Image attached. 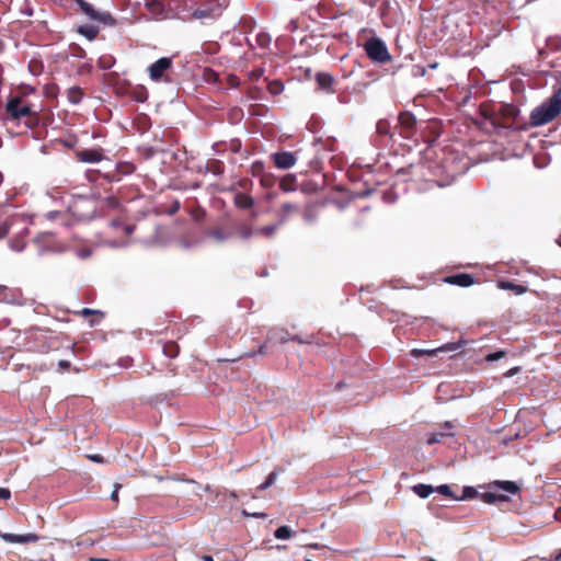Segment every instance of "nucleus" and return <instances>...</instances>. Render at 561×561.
Returning <instances> with one entry per match:
<instances>
[{"label":"nucleus","instance_id":"obj_63","mask_svg":"<svg viewBox=\"0 0 561 561\" xmlns=\"http://www.w3.org/2000/svg\"><path fill=\"white\" fill-rule=\"evenodd\" d=\"M111 66H112V62H110V61H104V60H102V59L100 60V67H101L102 69H108V68H111Z\"/></svg>","mask_w":561,"mask_h":561},{"label":"nucleus","instance_id":"obj_25","mask_svg":"<svg viewBox=\"0 0 561 561\" xmlns=\"http://www.w3.org/2000/svg\"><path fill=\"white\" fill-rule=\"evenodd\" d=\"M490 123L494 127L513 128L514 122L504 118L501 114H493L490 116Z\"/></svg>","mask_w":561,"mask_h":561},{"label":"nucleus","instance_id":"obj_38","mask_svg":"<svg viewBox=\"0 0 561 561\" xmlns=\"http://www.w3.org/2000/svg\"><path fill=\"white\" fill-rule=\"evenodd\" d=\"M112 227L114 229L121 228L123 230L125 237H129L133 233L134 229H135L134 226H131V225H122L117 220L112 221Z\"/></svg>","mask_w":561,"mask_h":561},{"label":"nucleus","instance_id":"obj_56","mask_svg":"<svg viewBox=\"0 0 561 561\" xmlns=\"http://www.w3.org/2000/svg\"><path fill=\"white\" fill-rule=\"evenodd\" d=\"M262 75H263V70L262 69H256V70H253V71L250 72V78L252 80H257Z\"/></svg>","mask_w":561,"mask_h":561},{"label":"nucleus","instance_id":"obj_22","mask_svg":"<svg viewBox=\"0 0 561 561\" xmlns=\"http://www.w3.org/2000/svg\"><path fill=\"white\" fill-rule=\"evenodd\" d=\"M316 81L321 89L330 91L333 84V77L329 73L319 72L316 76Z\"/></svg>","mask_w":561,"mask_h":561},{"label":"nucleus","instance_id":"obj_53","mask_svg":"<svg viewBox=\"0 0 561 561\" xmlns=\"http://www.w3.org/2000/svg\"><path fill=\"white\" fill-rule=\"evenodd\" d=\"M11 497V492L9 489L0 488V500H9Z\"/></svg>","mask_w":561,"mask_h":561},{"label":"nucleus","instance_id":"obj_55","mask_svg":"<svg viewBox=\"0 0 561 561\" xmlns=\"http://www.w3.org/2000/svg\"><path fill=\"white\" fill-rule=\"evenodd\" d=\"M179 209H180V203H179V201H175V202L171 205V207L169 208V210H168L167 213H168L169 215H173V214L178 213V211H179Z\"/></svg>","mask_w":561,"mask_h":561},{"label":"nucleus","instance_id":"obj_40","mask_svg":"<svg viewBox=\"0 0 561 561\" xmlns=\"http://www.w3.org/2000/svg\"><path fill=\"white\" fill-rule=\"evenodd\" d=\"M58 91H59L58 85L55 83L47 84L45 87V94L48 98H56L58 94Z\"/></svg>","mask_w":561,"mask_h":561},{"label":"nucleus","instance_id":"obj_4","mask_svg":"<svg viewBox=\"0 0 561 561\" xmlns=\"http://www.w3.org/2000/svg\"><path fill=\"white\" fill-rule=\"evenodd\" d=\"M489 488L491 489L490 491L481 494V500L486 504L506 502L508 500V496L492 491L493 489H500L511 494H517L520 490L519 486L513 481H494L490 483Z\"/></svg>","mask_w":561,"mask_h":561},{"label":"nucleus","instance_id":"obj_18","mask_svg":"<svg viewBox=\"0 0 561 561\" xmlns=\"http://www.w3.org/2000/svg\"><path fill=\"white\" fill-rule=\"evenodd\" d=\"M298 187L297 176L293 173L285 174L279 181V188L287 192H295Z\"/></svg>","mask_w":561,"mask_h":561},{"label":"nucleus","instance_id":"obj_36","mask_svg":"<svg viewBox=\"0 0 561 561\" xmlns=\"http://www.w3.org/2000/svg\"><path fill=\"white\" fill-rule=\"evenodd\" d=\"M291 534L293 531L288 526H280L275 530L274 536L277 539L284 540L289 539L291 537Z\"/></svg>","mask_w":561,"mask_h":561},{"label":"nucleus","instance_id":"obj_19","mask_svg":"<svg viewBox=\"0 0 561 561\" xmlns=\"http://www.w3.org/2000/svg\"><path fill=\"white\" fill-rule=\"evenodd\" d=\"M497 287L503 290H511L515 295H523L527 291V287L524 285L515 284L511 280H499Z\"/></svg>","mask_w":561,"mask_h":561},{"label":"nucleus","instance_id":"obj_43","mask_svg":"<svg viewBox=\"0 0 561 561\" xmlns=\"http://www.w3.org/2000/svg\"><path fill=\"white\" fill-rule=\"evenodd\" d=\"M10 245H11V249L16 252H21L25 248V243L22 239L12 240L10 242Z\"/></svg>","mask_w":561,"mask_h":561},{"label":"nucleus","instance_id":"obj_16","mask_svg":"<svg viewBox=\"0 0 561 561\" xmlns=\"http://www.w3.org/2000/svg\"><path fill=\"white\" fill-rule=\"evenodd\" d=\"M76 157L81 162L95 163L103 159L102 149H82L76 152Z\"/></svg>","mask_w":561,"mask_h":561},{"label":"nucleus","instance_id":"obj_23","mask_svg":"<svg viewBox=\"0 0 561 561\" xmlns=\"http://www.w3.org/2000/svg\"><path fill=\"white\" fill-rule=\"evenodd\" d=\"M163 354L169 358H175L180 353V346L174 341H168L162 346Z\"/></svg>","mask_w":561,"mask_h":561},{"label":"nucleus","instance_id":"obj_5","mask_svg":"<svg viewBox=\"0 0 561 561\" xmlns=\"http://www.w3.org/2000/svg\"><path fill=\"white\" fill-rule=\"evenodd\" d=\"M364 50L367 57L378 64H387L392 60V56L388 51L386 44L379 37H370L364 44Z\"/></svg>","mask_w":561,"mask_h":561},{"label":"nucleus","instance_id":"obj_59","mask_svg":"<svg viewBox=\"0 0 561 561\" xmlns=\"http://www.w3.org/2000/svg\"><path fill=\"white\" fill-rule=\"evenodd\" d=\"M519 367H513L511 368L510 370H507L504 376L505 377H513L514 375H516L518 371H519Z\"/></svg>","mask_w":561,"mask_h":561},{"label":"nucleus","instance_id":"obj_7","mask_svg":"<svg viewBox=\"0 0 561 561\" xmlns=\"http://www.w3.org/2000/svg\"><path fill=\"white\" fill-rule=\"evenodd\" d=\"M80 11L85 14L90 20L103 24H114V19L108 12L96 11L91 3L85 0H75Z\"/></svg>","mask_w":561,"mask_h":561},{"label":"nucleus","instance_id":"obj_28","mask_svg":"<svg viewBox=\"0 0 561 561\" xmlns=\"http://www.w3.org/2000/svg\"><path fill=\"white\" fill-rule=\"evenodd\" d=\"M500 114L504 118H506V119H508L511 122H514L516 115L518 114V110L516 107H514L513 105H503L501 107V113Z\"/></svg>","mask_w":561,"mask_h":561},{"label":"nucleus","instance_id":"obj_62","mask_svg":"<svg viewBox=\"0 0 561 561\" xmlns=\"http://www.w3.org/2000/svg\"><path fill=\"white\" fill-rule=\"evenodd\" d=\"M364 4H368L369 7H375L379 0H359Z\"/></svg>","mask_w":561,"mask_h":561},{"label":"nucleus","instance_id":"obj_42","mask_svg":"<svg viewBox=\"0 0 561 561\" xmlns=\"http://www.w3.org/2000/svg\"><path fill=\"white\" fill-rule=\"evenodd\" d=\"M241 141L238 138L231 139L228 144V148L234 153H238L241 150Z\"/></svg>","mask_w":561,"mask_h":561},{"label":"nucleus","instance_id":"obj_60","mask_svg":"<svg viewBox=\"0 0 561 561\" xmlns=\"http://www.w3.org/2000/svg\"><path fill=\"white\" fill-rule=\"evenodd\" d=\"M60 216H62V214H61V213H59V211H49V213L47 214V217H48L49 219H51V220H55V219H57V218H58V217H60Z\"/></svg>","mask_w":561,"mask_h":561},{"label":"nucleus","instance_id":"obj_30","mask_svg":"<svg viewBox=\"0 0 561 561\" xmlns=\"http://www.w3.org/2000/svg\"><path fill=\"white\" fill-rule=\"evenodd\" d=\"M277 476H278V471L276 470H273L268 476L267 478L265 479V481L263 483H261L257 488H256V491L260 492V491H264L266 489H268L270 486H272L276 479H277Z\"/></svg>","mask_w":561,"mask_h":561},{"label":"nucleus","instance_id":"obj_26","mask_svg":"<svg viewBox=\"0 0 561 561\" xmlns=\"http://www.w3.org/2000/svg\"><path fill=\"white\" fill-rule=\"evenodd\" d=\"M276 182H277L276 175L274 173H271V172H265L260 178V184L264 188H272V187H274Z\"/></svg>","mask_w":561,"mask_h":561},{"label":"nucleus","instance_id":"obj_8","mask_svg":"<svg viewBox=\"0 0 561 561\" xmlns=\"http://www.w3.org/2000/svg\"><path fill=\"white\" fill-rule=\"evenodd\" d=\"M172 68V59L169 57H162L151 64L148 68L149 76L153 81H169L165 72Z\"/></svg>","mask_w":561,"mask_h":561},{"label":"nucleus","instance_id":"obj_64","mask_svg":"<svg viewBox=\"0 0 561 561\" xmlns=\"http://www.w3.org/2000/svg\"><path fill=\"white\" fill-rule=\"evenodd\" d=\"M58 365L62 369H68L70 367V363L68 360H60Z\"/></svg>","mask_w":561,"mask_h":561},{"label":"nucleus","instance_id":"obj_1","mask_svg":"<svg viewBox=\"0 0 561 561\" xmlns=\"http://www.w3.org/2000/svg\"><path fill=\"white\" fill-rule=\"evenodd\" d=\"M561 113V85L553 89L549 96L539 106L535 107L529 117V122L517 125L516 130H528L531 127H538L552 122Z\"/></svg>","mask_w":561,"mask_h":561},{"label":"nucleus","instance_id":"obj_34","mask_svg":"<svg viewBox=\"0 0 561 561\" xmlns=\"http://www.w3.org/2000/svg\"><path fill=\"white\" fill-rule=\"evenodd\" d=\"M376 129L379 135L391 136V126L387 119H380L376 125Z\"/></svg>","mask_w":561,"mask_h":561},{"label":"nucleus","instance_id":"obj_45","mask_svg":"<svg viewBox=\"0 0 561 561\" xmlns=\"http://www.w3.org/2000/svg\"><path fill=\"white\" fill-rule=\"evenodd\" d=\"M121 489H122V484L115 483L114 484V490H113V492L111 494V500L113 502H115L116 504L119 502L118 492H119Z\"/></svg>","mask_w":561,"mask_h":561},{"label":"nucleus","instance_id":"obj_31","mask_svg":"<svg viewBox=\"0 0 561 561\" xmlns=\"http://www.w3.org/2000/svg\"><path fill=\"white\" fill-rule=\"evenodd\" d=\"M250 172L255 178H261L266 171L264 162L262 161H255L250 167Z\"/></svg>","mask_w":561,"mask_h":561},{"label":"nucleus","instance_id":"obj_15","mask_svg":"<svg viewBox=\"0 0 561 561\" xmlns=\"http://www.w3.org/2000/svg\"><path fill=\"white\" fill-rule=\"evenodd\" d=\"M444 282L446 284L456 285L459 287H469L476 283L474 277L468 273H459V274L446 276L444 278Z\"/></svg>","mask_w":561,"mask_h":561},{"label":"nucleus","instance_id":"obj_33","mask_svg":"<svg viewBox=\"0 0 561 561\" xmlns=\"http://www.w3.org/2000/svg\"><path fill=\"white\" fill-rule=\"evenodd\" d=\"M313 210H314V205L311 204V203H307V204H302V209H301V213L302 216H304V219L308 222L312 221L313 220Z\"/></svg>","mask_w":561,"mask_h":561},{"label":"nucleus","instance_id":"obj_10","mask_svg":"<svg viewBox=\"0 0 561 561\" xmlns=\"http://www.w3.org/2000/svg\"><path fill=\"white\" fill-rule=\"evenodd\" d=\"M301 209H302L301 203L284 202L277 210V217L279 220V225L285 224L291 216L300 214Z\"/></svg>","mask_w":561,"mask_h":561},{"label":"nucleus","instance_id":"obj_44","mask_svg":"<svg viewBox=\"0 0 561 561\" xmlns=\"http://www.w3.org/2000/svg\"><path fill=\"white\" fill-rule=\"evenodd\" d=\"M445 436V434L443 433H439V434H430L426 438V443L428 445H433L435 443H439L442 440V438Z\"/></svg>","mask_w":561,"mask_h":561},{"label":"nucleus","instance_id":"obj_13","mask_svg":"<svg viewBox=\"0 0 561 561\" xmlns=\"http://www.w3.org/2000/svg\"><path fill=\"white\" fill-rule=\"evenodd\" d=\"M0 538L10 543H31L39 540V536L33 533H28L25 535L0 533Z\"/></svg>","mask_w":561,"mask_h":561},{"label":"nucleus","instance_id":"obj_50","mask_svg":"<svg viewBox=\"0 0 561 561\" xmlns=\"http://www.w3.org/2000/svg\"><path fill=\"white\" fill-rule=\"evenodd\" d=\"M77 255L80 259H88L91 255V250L89 248H82L77 252Z\"/></svg>","mask_w":561,"mask_h":561},{"label":"nucleus","instance_id":"obj_21","mask_svg":"<svg viewBox=\"0 0 561 561\" xmlns=\"http://www.w3.org/2000/svg\"><path fill=\"white\" fill-rule=\"evenodd\" d=\"M83 96L84 92L78 85L70 87L67 90V99L71 104H79L82 101Z\"/></svg>","mask_w":561,"mask_h":561},{"label":"nucleus","instance_id":"obj_6","mask_svg":"<svg viewBox=\"0 0 561 561\" xmlns=\"http://www.w3.org/2000/svg\"><path fill=\"white\" fill-rule=\"evenodd\" d=\"M35 243L37 244L38 249L45 253H62L68 249L66 243L58 240L50 232L41 233L35 239Z\"/></svg>","mask_w":561,"mask_h":561},{"label":"nucleus","instance_id":"obj_12","mask_svg":"<svg viewBox=\"0 0 561 561\" xmlns=\"http://www.w3.org/2000/svg\"><path fill=\"white\" fill-rule=\"evenodd\" d=\"M136 167L131 162H119L117 163L115 170L111 173H107L105 178L110 181L118 182L123 176L134 173Z\"/></svg>","mask_w":561,"mask_h":561},{"label":"nucleus","instance_id":"obj_47","mask_svg":"<svg viewBox=\"0 0 561 561\" xmlns=\"http://www.w3.org/2000/svg\"><path fill=\"white\" fill-rule=\"evenodd\" d=\"M77 313L82 316V317H88V316H91V314H100V316H102L101 311L93 310V309H90V308H83L80 311H78Z\"/></svg>","mask_w":561,"mask_h":561},{"label":"nucleus","instance_id":"obj_20","mask_svg":"<svg viewBox=\"0 0 561 561\" xmlns=\"http://www.w3.org/2000/svg\"><path fill=\"white\" fill-rule=\"evenodd\" d=\"M455 350L454 345L453 344H446L439 348H435V350H423V348H413L411 351V355L413 357H421V356H433L435 355L437 352L439 351H453Z\"/></svg>","mask_w":561,"mask_h":561},{"label":"nucleus","instance_id":"obj_48","mask_svg":"<svg viewBox=\"0 0 561 561\" xmlns=\"http://www.w3.org/2000/svg\"><path fill=\"white\" fill-rule=\"evenodd\" d=\"M10 230V224L8 221H4L0 225V240L7 237Z\"/></svg>","mask_w":561,"mask_h":561},{"label":"nucleus","instance_id":"obj_54","mask_svg":"<svg viewBox=\"0 0 561 561\" xmlns=\"http://www.w3.org/2000/svg\"><path fill=\"white\" fill-rule=\"evenodd\" d=\"M477 494V491L473 488L467 486L463 490V497H473Z\"/></svg>","mask_w":561,"mask_h":561},{"label":"nucleus","instance_id":"obj_51","mask_svg":"<svg viewBox=\"0 0 561 561\" xmlns=\"http://www.w3.org/2000/svg\"><path fill=\"white\" fill-rule=\"evenodd\" d=\"M106 205L111 208H115L118 206V199L114 196H110L105 199Z\"/></svg>","mask_w":561,"mask_h":561},{"label":"nucleus","instance_id":"obj_35","mask_svg":"<svg viewBox=\"0 0 561 561\" xmlns=\"http://www.w3.org/2000/svg\"><path fill=\"white\" fill-rule=\"evenodd\" d=\"M98 28L91 25H83L79 27V33L87 36L89 39H93L98 35Z\"/></svg>","mask_w":561,"mask_h":561},{"label":"nucleus","instance_id":"obj_24","mask_svg":"<svg viewBox=\"0 0 561 561\" xmlns=\"http://www.w3.org/2000/svg\"><path fill=\"white\" fill-rule=\"evenodd\" d=\"M206 171L215 175H220L225 171V164L222 161L217 159H210L206 163Z\"/></svg>","mask_w":561,"mask_h":561},{"label":"nucleus","instance_id":"obj_29","mask_svg":"<svg viewBox=\"0 0 561 561\" xmlns=\"http://www.w3.org/2000/svg\"><path fill=\"white\" fill-rule=\"evenodd\" d=\"M279 221L275 225H268V226H264V227H261L259 228L257 230H255V234H262L266 238H272L274 236V233L276 232V230L278 229L279 227Z\"/></svg>","mask_w":561,"mask_h":561},{"label":"nucleus","instance_id":"obj_39","mask_svg":"<svg viewBox=\"0 0 561 561\" xmlns=\"http://www.w3.org/2000/svg\"><path fill=\"white\" fill-rule=\"evenodd\" d=\"M271 43V36L267 33L261 32L256 35V44L261 48H266Z\"/></svg>","mask_w":561,"mask_h":561},{"label":"nucleus","instance_id":"obj_52","mask_svg":"<svg viewBox=\"0 0 561 561\" xmlns=\"http://www.w3.org/2000/svg\"><path fill=\"white\" fill-rule=\"evenodd\" d=\"M192 216L195 220H201L205 216V210L198 208L192 213Z\"/></svg>","mask_w":561,"mask_h":561},{"label":"nucleus","instance_id":"obj_61","mask_svg":"<svg viewBox=\"0 0 561 561\" xmlns=\"http://www.w3.org/2000/svg\"><path fill=\"white\" fill-rule=\"evenodd\" d=\"M89 458L94 462H103V457L101 455H92Z\"/></svg>","mask_w":561,"mask_h":561},{"label":"nucleus","instance_id":"obj_3","mask_svg":"<svg viewBox=\"0 0 561 561\" xmlns=\"http://www.w3.org/2000/svg\"><path fill=\"white\" fill-rule=\"evenodd\" d=\"M26 345L28 351L38 353H47L58 347L56 336L45 330L33 331L27 337Z\"/></svg>","mask_w":561,"mask_h":561},{"label":"nucleus","instance_id":"obj_32","mask_svg":"<svg viewBox=\"0 0 561 561\" xmlns=\"http://www.w3.org/2000/svg\"><path fill=\"white\" fill-rule=\"evenodd\" d=\"M207 236L216 240L217 242H222L228 238V233H226L221 228H214L207 232Z\"/></svg>","mask_w":561,"mask_h":561},{"label":"nucleus","instance_id":"obj_46","mask_svg":"<svg viewBox=\"0 0 561 561\" xmlns=\"http://www.w3.org/2000/svg\"><path fill=\"white\" fill-rule=\"evenodd\" d=\"M437 492L445 496H453V492L449 485L442 484L437 488Z\"/></svg>","mask_w":561,"mask_h":561},{"label":"nucleus","instance_id":"obj_27","mask_svg":"<svg viewBox=\"0 0 561 561\" xmlns=\"http://www.w3.org/2000/svg\"><path fill=\"white\" fill-rule=\"evenodd\" d=\"M413 491L422 499H426L434 492V488L428 484H416L413 486Z\"/></svg>","mask_w":561,"mask_h":561},{"label":"nucleus","instance_id":"obj_37","mask_svg":"<svg viewBox=\"0 0 561 561\" xmlns=\"http://www.w3.org/2000/svg\"><path fill=\"white\" fill-rule=\"evenodd\" d=\"M267 90L271 94L277 95L283 92L284 85L280 81L275 80L268 83Z\"/></svg>","mask_w":561,"mask_h":561},{"label":"nucleus","instance_id":"obj_17","mask_svg":"<svg viewBox=\"0 0 561 561\" xmlns=\"http://www.w3.org/2000/svg\"><path fill=\"white\" fill-rule=\"evenodd\" d=\"M255 204L254 198L242 192H237L233 196V205L241 210H250Z\"/></svg>","mask_w":561,"mask_h":561},{"label":"nucleus","instance_id":"obj_49","mask_svg":"<svg viewBox=\"0 0 561 561\" xmlns=\"http://www.w3.org/2000/svg\"><path fill=\"white\" fill-rule=\"evenodd\" d=\"M237 185L240 188L248 190V188L251 187L252 181L249 180V179H241V180L238 181Z\"/></svg>","mask_w":561,"mask_h":561},{"label":"nucleus","instance_id":"obj_14","mask_svg":"<svg viewBox=\"0 0 561 561\" xmlns=\"http://www.w3.org/2000/svg\"><path fill=\"white\" fill-rule=\"evenodd\" d=\"M267 340L272 342H278L280 344L287 343L289 340L296 341L298 343H304V341L298 335L290 336L288 331L282 329H273L267 333Z\"/></svg>","mask_w":561,"mask_h":561},{"label":"nucleus","instance_id":"obj_41","mask_svg":"<svg viewBox=\"0 0 561 561\" xmlns=\"http://www.w3.org/2000/svg\"><path fill=\"white\" fill-rule=\"evenodd\" d=\"M506 353L504 351H497V352H494V353H490L485 356V360L486 362H494V360H497V359H501L503 357H505Z\"/></svg>","mask_w":561,"mask_h":561},{"label":"nucleus","instance_id":"obj_2","mask_svg":"<svg viewBox=\"0 0 561 561\" xmlns=\"http://www.w3.org/2000/svg\"><path fill=\"white\" fill-rule=\"evenodd\" d=\"M7 119L23 124L25 128L31 129L38 125L39 116L37 111L21 96L11 98L5 105Z\"/></svg>","mask_w":561,"mask_h":561},{"label":"nucleus","instance_id":"obj_58","mask_svg":"<svg viewBox=\"0 0 561 561\" xmlns=\"http://www.w3.org/2000/svg\"><path fill=\"white\" fill-rule=\"evenodd\" d=\"M547 561H561V549L556 554H550L549 559L543 558Z\"/></svg>","mask_w":561,"mask_h":561},{"label":"nucleus","instance_id":"obj_9","mask_svg":"<svg viewBox=\"0 0 561 561\" xmlns=\"http://www.w3.org/2000/svg\"><path fill=\"white\" fill-rule=\"evenodd\" d=\"M398 119L401 126L400 135L407 139L411 138L416 126L415 116L411 112L405 111L399 114Z\"/></svg>","mask_w":561,"mask_h":561},{"label":"nucleus","instance_id":"obj_57","mask_svg":"<svg viewBox=\"0 0 561 561\" xmlns=\"http://www.w3.org/2000/svg\"><path fill=\"white\" fill-rule=\"evenodd\" d=\"M253 233H255V231H253L251 228H244L242 231H241V237L243 239H248L250 238Z\"/></svg>","mask_w":561,"mask_h":561},{"label":"nucleus","instance_id":"obj_11","mask_svg":"<svg viewBox=\"0 0 561 561\" xmlns=\"http://www.w3.org/2000/svg\"><path fill=\"white\" fill-rule=\"evenodd\" d=\"M274 165L277 169L286 170L293 168L297 162V157L290 151H278L271 156Z\"/></svg>","mask_w":561,"mask_h":561}]
</instances>
